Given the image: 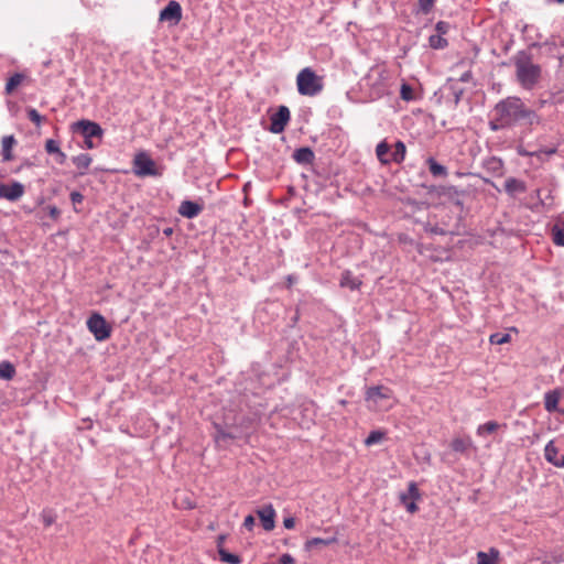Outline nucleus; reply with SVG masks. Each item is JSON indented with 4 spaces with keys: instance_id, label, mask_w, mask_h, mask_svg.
I'll return each instance as SVG.
<instances>
[{
    "instance_id": "26",
    "label": "nucleus",
    "mask_w": 564,
    "mask_h": 564,
    "mask_svg": "<svg viewBox=\"0 0 564 564\" xmlns=\"http://www.w3.org/2000/svg\"><path fill=\"white\" fill-rule=\"evenodd\" d=\"M561 392L558 390L549 391L544 397V408L547 412L557 410Z\"/></svg>"
},
{
    "instance_id": "37",
    "label": "nucleus",
    "mask_w": 564,
    "mask_h": 564,
    "mask_svg": "<svg viewBox=\"0 0 564 564\" xmlns=\"http://www.w3.org/2000/svg\"><path fill=\"white\" fill-rule=\"evenodd\" d=\"M511 336L509 334L495 333L489 336L491 345H503L510 343Z\"/></svg>"
},
{
    "instance_id": "8",
    "label": "nucleus",
    "mask_w": 564,
    "mask_h": 564,
    "mask_svg": "<svg viewBox=\"0 0 564 564\" xmlns=\"http://www.w3.org/2000/svg\"><path fill=\"white\" fill-rule=\"evenodd\" d=\"M88 330L97 341H105L111 337V324L98 312H93L86 322Z\"/></svg>"
},
{
    "instance_id": "35",
    "label": "nucleus",
    "mask_w": 564,
    "mask_h": 564,
    "mask_svg": "<svg viewBox=\"0 0 564 564\" xmlns=\"http://www.w3.org/2000/svg\"><path fill=\"white\" fill-rule=\"evenodd\" d=\"M386 438V432L381 430L371 431L365 440L366 446H372Z\"/></svg>"
},
{
    "instance_id": "32",
    "label": "nucleus",
    "mask_w": 564,
    "mask_h": 564,
    "mask_svg": "<svg viewBox=\"0 0 564 564\" xmlns=\"http://www.w3.org/2000/svg\"><path fill=\"white\" fill-rule=\"evenodd\" d=\"M425 194L429 196H433L434 194H437L440 196H445V197L452 198L456 194V191L453 186H443V187H438V188L435 186H431V187H429V189Z\"/></svg>"
},
{
    "instance_id": "59",
    "label": "nucleus",
    "mask_w": 564,
    "mask_h": 564,
    "mask_svg": "<svg viewBox=\"0 0 564 564\" xmlns=\"http://www.w3.org/2000/svg\"><path fill=\"white\" fill-rule=\"evenodd\" d=\"M243 203H245V205H248V203H249L248 197L245 198Z\"/></svg>"
},
{
    "instance_id": "41",
    "label": "nucleus",
    "mask_w": 564,
    "mask_h": 564,
    "mask_svg": "<svg viewBox=\"0 0 564 564\" xmlns=\"http://www.w3.org/2000/svg\"><path fill=\"white\" fill-rule=\"evenodd\" d=\"M300 318H301L300 307H299V306H296V307L294 308V313H293V315L290 317V321H289V323H288V326H289L290 328L295 327V326H296V324L299 323Z\"/></svg>"
},
{
    "instance_id": "11",
    "label": "nucleus",
    "mask_w": 564,
    "mask_h": 564,
    "mask_svg": "<svg viewBox=\"0 0 564 564\" xmlns=\"http://www.w3.org/2000/svg\"><path fill=\"white\" fill-rule=\"evenodd\" d=\"M183 17V9L178 1L170 0L166 6L160 10L159 21L167 22L169 26L177 25Z\"/></svg>"
},
{
    "instance_id": "10",
    "label": "nucleus",
    "mask_w": 564,
    "mask_h": 564,
    "mask_svg": "<svg viewBox=\"0 0 564 564\" xmlns=\"http://www.w3.org/2000/svg\"><path fill=\"white\" fill-rule=\"evenodd\" d=\"M291 120L290 109L281 105L278 107L276 111L270 116V126L267 128L271 133L280 134L282 133L286 126Z\"/></svg>"
},
{
    "instance_id": "7",
    "label": "nucleus",
    "mask_w": 564,
    "mask_h": 564,
    "mask_svg": "<svg viewBox=\"0 0 564 564\" xmlns=\"http://www.w3.org/2000/svg\"><path fill=\"white\" fill-rule=\"evenodd\" d=\"M387 78V72L382 67H371L367 75L361 79L365 86L371 88V98H380L387 91L384 79Z\"/></svg>"
},
{
    "instance_id": "54",
    "label": "nucleus",
    "mask_w": 564,
    "mask_h": 564,
    "mask_svg": "<svg viewBox=\"0 0 564 564\" xmlns=\"http://www.w3.org/2000/svg\"><path fill=\"white\" fill-rule=\"evenodd\" d=\"M434 0H425V13L430 10V8L433 6Z\"/></svg>"
},
{
    "instance_id": "36",
    "label": "nucleus",
    "mask_w": 564,
    "mask_h": 564,
    "mask_svg": "<svg viewBox=\"0 0 564 564\" xmlns=\"http://www.w3.org/2000/svg\"><path fill=\"white\" fill-rule=\"evenodd\" d=\"M400 97L404 101H411L415 98L414 88L405 80L402 82L400 87Z\"/></svg>"
},
{
    "instance_id": "3",
    "label": "nucleus",
    "mask_w": 564,
    "mask_h": 564,
    "mask_svg": "<svg viewBox=\"0 0 564 564\" xmlns=\"http://www.w3.org/2000/svg\"><path fill=\"white\" fill-rule=\"evenodd\" d=\"M516 77L524 89H532L541 78V66L533 62L531 54L525 51L518 52L513 57Z\"/></svg>"
},
{
    "instance_id": "55",
    "label": "nucleus",
    "mask_w": 564,
    "mask_h": 564,
    "mask_svg": "<svg viewBox=\"0 0 564 564\" xmlns=\"http://www.w3.org/2000/svg\"><path fill=\"white\" fill-rule=\"evenodd\" d=\"M462 94H463V90H455V91H454V95H455V102H456V104L459 101Z\"/></svg>"
},
{
    "instance_id": "34",
    "label": "nucleus",
    "mask_w": 564,
    "mask_h": 564,
    "mask_svg": "<svg viewBox=\"0 0 564 564\" xmlns=\"http://www.w3.org/2000/svg\"><path fill=\"white\" fill-rule=\"evenodd\" d=\"M499 427L500 424L496 421L486 422L477 427V435L484 437L488 434L495 433Z\"/></svg>"
},
{
    "instance_id": "38",
    "label": "nucleus",
    "mask_w": 564,
    "mask_h": 564,
    "mask_svg": "<svg viewBox=\"0 0 564 564\" xmlns=\"http://www.w3.org/2000/svg\"><path fill=\"white\" fill-rule=\"evenodd\" d=\"M26 116L28 119L36 124L37 127L41 126V123L45 120V117L40 115V112L34 108H28L26 109Z\"/></svg>"
},
{
    "instance_id": "1",
    "label": "nucleus",
    "mask_w": 564,
    "mask_h": 564,
    "mask_svg": "<svg viewBox=\"0 0 564 564\" xmlns=\"http://www.w3.org/2000/svg\"><path fill=\"white\" fill-rule=\"evenodd\" d=\"M496 120L491 123L492 130L513 127L518 123L533 126L539 123L536 112L516 96L507 97L495 107Z\"/></svg>"
},
{
    "instance_id": "29",
    "label": "nucleus",
    "mask_w": 564,
    "mask_h": 564,
    "mask_svg": "<svg viewBox=\"0 0 564 564\" xmlns=\"http://www.w3.org/2000/svg\"><path fill=\"white\" fill-rule=\"evenodd\" d=\"M544 457L545 459L551 463L552 465H554L555 467H557V464L560 463V457H558V449L557 447L554 445V442L553 441H550L546 445H545V448H544Z\"/></svg>"
},
{
    "instance_id": "40",
    "label": "nucleus",
    "mask_w": 564,
    "mask_h": 564,
    "mask_svg": "<svg viewBox=\"0 0 564 564\" xmlns=\"http://www.w3.org/2000/svg\"><path fill=\"white\" fill-rule=\"evenodd\" d=\"M69 199H70V202H72V204H73V206H74V210H75L76 213H79V212H80V209H78V208H77V205H78V204H80V203H83V200H84V195H83L80 192H78V191H73V192L69 194Z\"/></svg>"
},
{
    "instance_id": "12",
    "label": "nucleus",
    "mask_w": 564,
    "mask_h": 564,
    "mask_svg": "<svg viewBox=\"0 0 564 564\" xmlns=\"http://www.w3.org/2000/svg\"><path fill=\"white\" fill-rule=\"evenodd\" d=\"M451 31V24L440 21L434 26V33L429 36V45L433 50H444L448 46L447 34Z\"/></svg>"
},
{
    "instance_id": "62",
    "label": "nucleus",
    "mask_w": 564,
    "mask_h": 564,
    "mask_svg": "<svg viewBox=\"0 0 564 564\" xmlns=\"http://www.w3.org/2000/svg\"><path fill=\"white\" fill-rule=\"evenodd\" d=\"M563 413H564V410H563Z\"/></svg>"
},
{
    "instance_id": "46",
    "label": "nucleus",
    "mask_w": 564,
    "mask_h": 564,
    "mask_svg": "<svg viewBox=\"0 0 564 564\" xmlns=\"http://www.w3.org/2000/svg\"><path fill=\"white\" fill-rule=\"evenodd\" d=\"M227 538H228V534H226V533L219 534L217 536V539H216V546H217V552L218 553H219V550L225 549L224 547V543L227 540Z\"/></svg>"
},
{
    "instance_id": "43",
    "label": "nucleus",
    "mask_w": 564,
    "mask_h": 564,
    "mask_svg": "<svg viewBox=\"0 0 564 564\" xmlns=\"http://www.w3.org/2000/svg\"><path fill=\"white\" fill-rule=\"evenodd\" d=\"M294 563H295V558L289 553L282 554L278 560V564H294Z\"/></svg>"
},
{
    "instance_id": "47",
    "label": "nucleus",
    "mask_w": 564,
    "mask_h": 564,
    "mask_svg": "<svg viewBox=\"0 0 564 564\" xmlns=\"http://www.w3.org/2000/svg\"><path fill=\"white\" fill-rule=\"evenodd\" d=\"M48 215L53 219H57L61 215V210L56 206H48Z\"/></svg>"
},
{
    "instance_id": "28",
    "label": "nucleus",
    "mask_w": 564,
    "mask_h": 564,
    "mask_svg": "<svg viewBox=\"0 0 564 564\" xmlns=\"http://www.w3.org/2000/svg\"><path fill=\"white\" fill-rule=\"evenodd\" d=\"M17 375V370L14 365L9 360H3L0 362V379L10 381Z\"/></svg>"
},
{
    "instance_id": "23",
    "label": "nucleus",
    "mask_w": 564,
    "mask_h": 564,
    "mask_svg": "<svg viewBox=\"0 0 564 564\" xmlns=\"http://www.w3.org/2000/svg\"><path fill=\"white\" fill-rule=\"evenodd\" d=\"M73 164L78 169V175L83 176L87 173L89 169L93 158L88 153H80L72 158Z\"/></svg>"
},
{
    "instance_id": "49",
    "label": "nucleus",
    "mask_w": 564,
    "mask_h": 564,
    "mask_svg": "<svg viewBox=\"0 0 564 564\" xmlns=\"http://www.w3.org/2000/svg\"><path fill=\"white\" fill-rule=\"evenodd\" d=\"M540 153H543V154H546V155H551V154L556 153V149L555 148L543 149V150H540L539 152H533V153H529V154L530 155L539 156Z\"/></svg>"
},
{
    "instance_id": "5",
    "label": "nucleus",
    "mask_w": 564,
    "mask_h": 564,
    "mask_svg": "<svg viewBox=\"0 0 564 564\" xmlns=\"http://www.w3.org/2000/svg\"><path fill=\"white\" fill-rule=\"evenodd\" d=\"M296 87L301 96L313 97L323 90L324 78L317 75L311 67H305L296 76Z\"/></svg>"
},
{
    "instance_id": "18",
    "label": "nucleus",
    "mask_w": 564,
    "mask_h": 564,
    "mask_svg": "<svg viewBox=\"0 0 564 564\" xmlns=\"http://www.w3.org/2000/svg\"><path fill=\"white\" fill-rule=\"evenodd\" d=\"M204 209V204L198 200L185 199L181 203L177 212L178 214L187 219L197 217Z\"/></svg>"
},
{
    "instance_id": "13",
    "label": "nucleus",
    "mask_w": 564,
    "mask_h": 564,
    "mask_svg": "<svg viewBox=\"0 0 564 564\" xmlns=\"http://www.w3.org/2000/svg\"><path fill=\"white\" fill-rule=\"evenodd\" d=\"M24 192V185L18 181H12L9 184H0V198H4L9 202L19 200L23 196Z\"/></svg>"
},
{
    "instance_id": "56",
    "label": "nucleus",
    "mask_w": 564,
    "mask_h": 564,
    "mask_svg": "<svg viewBox=\"0 0 564 564\" xmlns=\"http://www.w3.org/2000/svg\"><path fill=\"white\" fill-rule=\"evenodd\" d=\"M417 12L423 11V0H416Z\"/></svg>"
},
{
    "instance_id": "58",
    "label": "nucleus",
    "mask_w": 564,
    "mask_h": 564,
    "mask_svg": "<svg viewBox=\"0 0 564 564\" xmlns=\"http://www.w3.org/2000/svg\"><path fill=\"white\" fill-rule=\"evenodd\" d=\"M558 468H564V456L560 458V463L557 464Z\"/></svg>"
},
{
    "instance_id": "45",
    "label": "nucleus",
    "mask_w": 564,
    "mask_h": 564,
    "mask_svg": "<svg viewBox=\"0 0 564 564\" xmlns=\"http://www.w3.org/2000/svg\"><path fill=\"white\" fill-rule=\"evenodd\" d=\"M295 523H296V521H295V518H294V517H291V516H290V517H285V518L283 519V527H284L285 529H288V530H292V529H294Z\"/></svg>"
},
{
    "instance_id": "44",
    "label": "nucleus",
    "mask_w": 564,
    "mask_h": 564,
    "mask_svg": "<svg viewBox=\"0 0 564 564\" xmlns=\"http://www.w3.org/2000/svg\"><path fill=\"white\" fill-rule=\"evenodd\" d=\"M299 278L295 274H289L285 276V288L291 290L292 286L297 282Z\"/></svg>"
},
{
    "instance_id": "17",
    "label": "nucleus",
    "mask_w": 564,
    "mask_h": 564,
    "mask_svg": "<svg viewBox=\"0 0 564 564\" xmlns=\"http://www.w3.org/2000/svg\"><path fill=\"white\" fill-rule=\"evenodd\" d=\"M392 397V390L389 387L379 384L368 387L365 393L367 402L379 403L381 400H388Z\"/></svg>"
},
{
    "instance_id": "39",
    "label": "nucleus",
    "mask_w": 564,
    "mask_h": 564,
    "mask_svg": "<svg viewBox=\"0 0 564 564\" xmlns=\"http://www.w3.org/2000/svg\"><path fill=\"white\" fill-rule=\"evenodd\" d=\"M44 149L47 154L55 155L61 150L59 141L55 139H47L45 141Z\"/></svg>"
},
{
    "instance_id": "27",
    "label": "nucleus",
    "mask_w": 564,
    "mask_h": 564,
    "mask_svg": "<svg viewBox=\"0 0 564 564\" xmlns=\"http://www.w3.org/2000/svg\"><path fill=\"white\" fill-rule=\"evenodd\" d=\"M553 242L564 246V219H558L551 229Z\"/></svg>"
},
{
    "instance_id": "51",
    "label": "nucleus",
    "mask_w": 564,
    "mask_h": 564,
    "mask_svg": "<svg viewBox=\"0 0 564 564\" xmlns=\"http://www.w3.org/2000/svg\"><path fill=\"white\" fill-rule=\"evenodd\" d=\"M83 422L85 423V427L84 429L90 430L93 427L91 419H89V417L83 419Z\"/></svg>"
},
{
    "instance_id": "15",
    "label": "nucleus",
    "mask_w": 564,
    "mask_h": 564,
    "mask_svg": "<svg viewBox=\"0 0 564 564\" xmlns=\"http://www.w3.org/2000/svg\"><path fill=\"white\" fill-rule=\"evenodd\" d=\"M420 497H421L420 490L417 488L416 482H414V481H411L409 484L406 491H402L400 494V500H401L402 505L411 513L415 512L419 509L415 503V500L420 499Z\"/></svg>"
},
{
    "instance_id": "31",
    "label": "nucleus",
    "mask_w": 564,
    "mask_h": 564,
    "mask_svg": "<svg viewBox=\"0 0 564 564\" xmlns=\"http://www.w3.org/2000/svg\"><path fill=\"white\" fill-rule=\"evenodd\" d=\"M219 560L223 563L227 564H240L242 562V557L239 554L231 553L226 549L219 550Z\"/></svg>"
},
{
    "instance_id": "14",
    "label": "nucleus",
    "mask_w": 564,
    "mask_h": 564,
    "mask_svg": "<svg viewBox=\"0 0 564 564\" xmlns=\"http://www.w3.org/2000/svg\"><path fill=\"white\" fill-rule=\"evenodd\" d=\"M261 527L265 531H272L275 528L276 512L272 503L263 505L256 510Z\"/></svg>"
},
{
    "instance_id": "33",
    "label": "nucleus",
    "mask_w": 564,
    "mask_h": 564,
    "mask_svg": "<svg viewBox=\"0 0 564 564\" xmlns=\"http://www.w3.org/2000/svg\"><path fill=\"white\" fill-rule=\"evenodd\" d=\"M427 164L433 176L442 178L447 176V169L444 165L437 163L434 159H429Z\"/></svg>"
},
{
    "instance_id": "16",
    "label": "nucleus",
    "mask_w": 564,
    "mask_h": 564,
    "mask_svg": "<svg viewBox=\"0 0 564 564\" xmlns=\"http://www.w3.org/2000/svg\"><path fill=\"white\" fill-rule=\"evenodd\" d=\"M324 532L332 533V535H329V538H312V539L306 540V542L304 543V550L310 552L315 546H318V545L328 546V545H332V544H335L338 542V538H337L338 530L337 529H335L333 527H328V528L324 529Z\"/></svg>"
},
{
    "instance_id": "60",
    "label": "nucleus",
    "mask_w": 564,
    "mask_h": 564,
    "mask_svg": "<svg viewBox=\"0 0 564 564\" xmlns=\"http://www.w3.org/2000/svg\"><path fill=\"white\" fill-rule=\"evenodd\" d=\"M557 3H561L563 4L564 3V0H555Z\"/></svg>"
},
{
    "instance_id": "57",
    "label": "nucleus",
    "mask_w": 564,
    "mask_h": 564,
    "mask_svg": "<svg viewBox=\"0 0 564 564\" xmlns=\"http://www.w3.org/2000/svg\"><path fill=\"white\" fill-rule=\"evenodd\" d=\"M163 232H164L166 236H169V235H171V234L173 232V229H172L171 227H167V228H165V229L163 230Z\"/></svg>"
},
{
    "instance_id": "22",
    "label": "nucleus",
    "mask_w": 564,
    "mask_h": 564,
    "mask_svg": "<svg viewBox=\"0 0 564 564\" xmlns=\"http://www.w3.org/2000/svg\"><path fill=\"white\" fill-rule=\"evenodd\" d=\"M476 557L477 564H498L500 551L496 547H490L488 552L479 551Z\"/></svg>"
},
{
    "instance_id": "4",
    "label": "nucleus",
    "mask_w": 564,
    "mask_h": 564,
    "mask_svg": "<svg viewBox=\"0 0 564 564\" xmlns=\"http://www.w3.org/2000/svg\"><path fill=\"white\" fill-rule=\"evenodd\" d=\"M69 130L73 134H79L83 137L84 142L80 145L84 149L91 150L97 147L94 139L97 138L101 141L104 137V129L101 126L90 119H79L69 126Z\"/></svg>"
},
{
    "instance_id": "42",
    "label": "nucleus",
    "mask_w": 564,
    "mask_h": 564,
    "mask_svg": "<svg viewBox=\"0 0 564 564\" xmlns=\"http://www.w3.org/2000/svg\"><path fill=\"white\" fill-rule=\"evenodd\" d=\"M256 524V519L252 514H248L243 520V528H246L248 531H252Z\"/></svg>"
},
{
    "instance_id": "48",
    "label": "nucleus",
    "mask_w": 564,
    "mask_h": 564,
    "mask_svg": "<svg viewBox=\"0 0 564 564\" xmlns=\"http://www.w3.org/2000/svg\"><path fill=\"white\" fill-rule=\"evenodd\" d=\"M66 154L59 150L56 154H55V161L57 164H64L66 162Z\"/></svg>"
},
{
    "instance_id": "9",
    "label": "nucleus",
    "mask_w": 564,
    "mask_h": 564,
    "mask_svg": "<svg viewBox=\"0 0 564 564\" xmlns=\"http://www.w3.org/2000/svg\"><path fill=\"white\" fill-rule=\"evenodd\" d=\"M132 172L138 177L160 175L155 161L144 151L134 155L132 161Z\"/></svg>"
},
{
    "instance_id": "30",
    "label": "nucleus",
    "mask_w": 564,
    "mask_h": 564,
    "mask_svg": "<svg viewBox=\"0 0 564 564\" xmlns=\"http://www.w3.org/2000/svg\"><path fill=\"white\" fill-rule=\"evenodd\" d=\"M505 189L509 194L523 193L525 191V186H524L523 182H521L517 178L510 177L505 182Z\"/></svg>"
},
{
    "instance_id": "25",
    "label": "nucleus",
    "mask_w": 564,
    "mask_h": 564,
    "mask_svg": "<svg viewBox=\"0 0 564 564\" xmlns=\"http://www.w3.org/2000/svg\"><path fill=\"white\" fill-rule=\"evenodd\" d=\"M471 446L473 442L469 436L455 437L451 442V448L456 453H466Z\"/></svg>"
},
{
    "instance_id": "19",
    "label": "nucleus",
    "mask_w": 564,
    "mask_h": 564,
    "mask_svg": "<svg viewBox=\"0 0 564 564\" xmlns=\"http://www.w3.org/2000/svg\"><path fill=\"white\" fill-rule=\"evenodd\" d=\"M18 144L14 134L4 135L1 139V156L3 162H10L14 159L13 149Z\"/></svg>"
},
{
    "instance_id": "6",
    "label": "nucleus",
    "mask_w": 564,
    "mask_h": 564,
    "mask_svg": "<svg viewBox=\"0 0 564 564\" xmlns=\"http://www.w3.org/2000/svg\"><path fill=\"white\" fill-rule=\"evenodd\" d=\"M406 147L402 141H397L392 148L386 140L379 142L376 147L378 160L387 165L391 162L400 163L404 160Z\"/></svg>"
},
{
    "instance_id": "20",
    "label": "nucleus",
    "mask_w": 564,
    "mask_h": 564,
    "mask_svg": "<svg viewBox=\"0 0 564 564\" xmlns=\"http://www.w3.org/2000/svg\"><path fill=\"white\" fill-rule=\"evenodd\" d=\"M293 160L301 165L313 164L315 161V153L310 147H301L293 151Z\"/></svg>"
},
{
    "instance_id": "52",
    "label": "nucleus",
    "mask_w": 564,
    "mask_h": 564,
    "mask_svg": "<svg viewBox=\"0 0 564 564\" xmlns=\"http://www.w3.org/2000/svg\"><path fill=\"white\" fill-rule=\"evenodd\" d=\"M470 78H471V73H470V72H466L465 74H463V75L460 76V80H462V82H469V80H470Z\"/></svg>"
},
{
    "instance_id": "24",
    "label": "nucleus",
    "mask_w": 564,
    "mask_h": 564,
    "mask_svg": "<svg viewBox=\"0 0 564 564\" xmlns=\"http://www.w3.org/2000/svg\"><path fill=\"white\" fill-rule=\"evenodd\" d=\"M26 79V76L23 73H14L11 75L6 83L4 94L7 96H11L18 87Z\"/></svg>"
},
{
    "instance_id": "2",
    "label": "nucleus",
    "mask_w": 564,
    "mask_h": 564,
    "mask_svg": "<svg viewBox=\"0 0 564 564\" xmlns=\"http://www.w3.org/2000/svg\"><path fill=\"white\" fill-rule=\"evenodd\" d=\"M254 419L246 415H234L232 422H229V415H225L224 421L215 422L214 440L218 445L227 446L230 442L240 440L254 424Z\"/></svg>"
},
{
    "instance_id": "61",
    "label": "nucleus",
    "mask_w": 564,
    "mask_h": 564,
    "mask_svg": "<svg viewBox=\"0 0 564 564\" xmlns=\"http://www.w3.org/2000/svg\"><path fill=\"white\" fill-rule=\"evenodd\" d=\"M50 63H51V62H50V61H47V62H45V63H44V65H45V66H48V65H50Z\"/></svg>"
},
{
    "instance_id": "50",
    "label": "nucleus",
    "mask_w": 564,
    "mask_h": 564,
    "mask_svg": "<svg viewBox=\"0 0 564 564\" xmlns=\"http://www.w3.org/2000/svg\"><path fill=\"white\" fill-rule=\"evenodd\" d=\"M33 165V163L29 160V159H25L22 164L18 167L17 172L21 171L23 167H31Z\"/></svg>"
},
{
    "instance_id": "53",
    "label": "nucleus",
    "mask_w": 564,
    "mask_h": 564,
    "mask_svg": "<svg viewBox=\"0 0 564 564\" xmlns=\"http://www.w3.org/2000/svg\"><path fill=\"white\" fill-rule=\"evenodd\" d=\"M43 522L45 527H50L54 522V519L52 517H44Z\"/></svg>"
},
{
    "instance_id": "21",
    "label": "nucleus",
    "mask_w": 564,
    "mask_h": 564,
    "mask_svg": "<svg viewBox=\"0 0 564 564\" xmlns=\"http://www.w3.org/2000/svg\"><path fill=\"white\" fill-rule=\"evenodd\" d=\"M361 284H362V281L359 278L354 276V274L350 270H345L341 273V276L339 280L340 288H347L350 291H357L360 289Z\"/></svg>"
}]
</instances>
